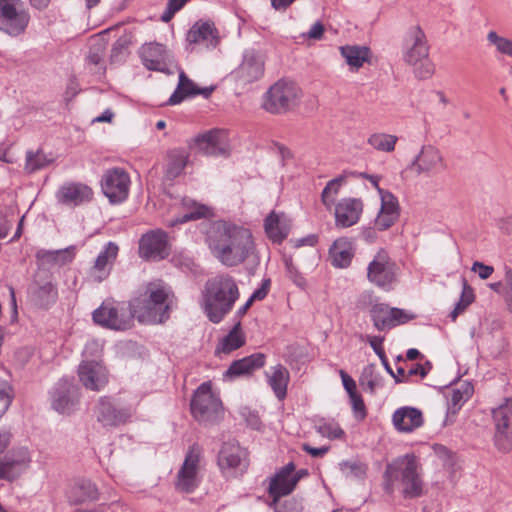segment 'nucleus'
Instances as JSON below:
<instances>
[{
  "instance_id": "f257e3e1",
  "label": "nucleus",
  "mask_w": 512,
  "mask_h": 512,
  "mask_svg": "<svg viewBox=\"0 0 512 512\" xmlns=\"http://www.w3.org/2000/svg\"><path fill=\"white\" fill-rule=\"evenodd\" d=\"M207 244L213 256L226 267H235L255 255V243L249 229L230 221L218 220L207 232Z\"/></svg>"
},
{
  "instance_id": "f03ea898",
  "label": "nucleus",
  "mask_w": 512,
  "mask_h": 512,
  "mask_svg": "<svg viewBox=\"0 0 512 512\" xmlns=\"http://www.w3.org/2000/svg\"><path fill=\"white\" fill-rule=\"evenodd\" d=\"M239 297L235 278L227 273L218 274L205 282L200 307L210 322L218 324L232 311Z\"/></svg>"
},
{
  "instance_id": "7ed1b4c3",
  "label": "nucleus",
  "mask_w": 512,
  "mask_h": 512,
  "mask_svg": "<svg viewBox=\"0 0 512 512\" xmlns=\"http://www.w3.org/2000/svg\"><path fill=\"white\" fill-rule=\"evenodd\" d=\"M418 463L415 455L406 454L387 464L383 478L384 490L388 494L394 492V483L398 480L404 485L406 497L415 498L422 493V481L417 472Z\"/></svg>"
},
{
  "instance_id": "20e7f679",
  "label": "nucleus",
  "mask_w": 512,
  "mask_h": 512,
  "mask_svg": "<svg viewBox=\"0 0 512 512\" xmlns=\"http://www.w3.org/2000/svg\"><path fill=\"white\" fill-rule=\"evenodd\" d=\"M144 299H135L132 302L137 320L143 324H159L169 318L170 304L168 291L155 283H149Z\"/></svg>"
},
{
  "instance_id": "39448f33",
  "label": "nucleus",
  "mask_w": 512,
  "mask_h": 512,
  "mask_svg": "<svg viewBox=\"0 0 512 512\" xmlns=\"http://www.w3.org/2000/svg\"><path fill=\"white\" fill-rule=\"evenodd\" d=\"M403 60L416 66L414 73L418 79H428L434 73V66L429 60V45L420 26L408 29L403 40Z\"/></svg>"
},
{
  "instance_id": "423d86ee",
  "label": "nucleus",
  "mask_w": 512,
  "mask_h": 512,
  "mask_svg": "<svg viewBox=\"0 0 512 512\" xmlns=\"http://www.w3.org/2000/svg\"><path fill=\"white\" fill-rule=\"evenodd\" d=\"M135 318L132 302L126 304L105 300L92 313L95 324L114 331L130 329Z\"/></svg>"
},
{
  "instance_id": "0eeeda50",
  "label": "nucleus",
  "mask_w": 512,
  "mask_h": 512,
  "mask_svg": "<svg viewBox=\"0 0 512 512\" xmlns=\"http://www.w3.org/2000/svg\"><path fill=\"white\" fill-rule=\"evenodd\" d=\"M300 94L301 90L295 83L280 80L265 93L262 106L272 114L285 113L298 104Z\"/></svg>"
},
{
  "instance_id": "6e6552de",
  "label": "nucleus",
  "mask_w": 512,
  "mask_h": 512,
  "mask_svg": "<svg viewBox=\"0 0 512 512\" xmlns=\"http://www.w3.org/2000/svg\"><path fill=\"white\" fill-rule=\"evenodd\" d=\"M57 299L58 288L53 275L47 270L39 269L28 285L27 301L38 309L48 310Z\"/></svg>"
},
{
  "instance_id": "1a4fd4ad",
  "label": "nucleus",
  "mask_w": 512,
  "mask_h": 512,
  "mask_svg": "<svg viewBox=\"0 0 512 512\" xmlns=\"http://www.w3.org/2000/svg\"><path fill=\"white\" fill-rule=\"evenodd\" d=\"M30 15L21 0H0V31L17 37L29 24Z\"/></svg>"
},
{
  "instance_id": "9d476101",
  "label": "nucleus",
  "mask_w": 512,
  "mask_h": 512,
  "mask_svg": "<svg viewBox=\"0 0 512 512\" xmlns=\"http://www.w3.org/2000/svg\"><path fill=\"white\" fill-rule=\"evenodd\" d=\"M191 412L200 422H213L222 411V403L208 382L202 383L195 391L191 400Z\"/></svg>"
},
{
  "instance_id": "9b49d317",
  "label": "nucleus",
  "mask_w": 512,
  "mask_h": 512,
  "mask_svg": "<svg viewBox=\"0 0 512 512\" xmlns=\"http://www.w3.org/2000/svg\"><path fill=\"white\" fill-rule=\"evenodd\" d=\"M32 455L27 446H15L3 456L0 455V480L13 482L30 467Z\"/></svg>"
},
{
  "instance_id": "f8f14e48",
  "label": "nucleus",
  "mask_w": 512,
  "mask_h": 512,
  "mask_svg": "<svg viewBox=\"0 0 512 512\" xmlns=\"http://www.w3.org/2000/svg\"><path fill=\"white\" fill-rule=\"evenodd\" d=\"M79 387L73 380L62 378L52 389L51 405L58 413L70 415L79 405Z\"/></svg>"
},
{
  "instance_id": "ddd939ff",
  "label": "nucleus",
  "mask_w": 512,
  "mask_h": 512,
  "mask_svg": "<svg viewBox=\"0 0 512 512\" xmlns=\"http://www.w3.org/2000/svg\"><path fill=\"white\" fill-rule=\"evenodd\" d=\"M130 177L121 168L107 170L101 180L104 195L111 203H121L129 193Z\"/></svg>"
},
{
  "instance_id": "4468645a",
  "label": "nucleus",
  "mask_w": 512,
  "mask_h": 512,
  "mask_svg": "<svg viewBox=\"0 0 512 512\" xmlns=\"http://www.w3.org/2000/svg\"><path fill=\"white\" fill-rule=\"evenodd\" d=\"M169 255L168 235L161 229L151 230L139 241V256L145 260L159 261Z\"/></svg>"
},
{
  "instance_id": "2eb2a0df",
  "label": "nucleus",
  "mask_w": 512,
  "mask_h": 512,
  "mask_svg": "<svg viewBox=\"0 0 512 512\" xmlns=\"http://www.w3.org/2000/svg\"><path fill=\"white\" fill-rule=\"evenodd\" d=\"M368 280L382 288H388L395 280V263L390 260L387 253L380 251L369 263L367 268Z\"/></svg>"
},
{
  "instance_id": "dca6fc26",
  "label": "nucleus",
  "mask_w": 512,
  "mask_h": 512,
  "mask_svg": "<svg viewBox=\"0 0 512 512\" xmlns=\"http://www.w3.org/2000/svg\"><path fill=\"white\" fill-rule=\"evenodd\" d=\"M263 74V55L253 48L246 49L241 64L234 72L236 80L241 84H248L259 80Z\"/></svg>"
},
{
  "instance_id": "f3484780",
  "label": "nucleus",
  "mask_w": 512,
  "mask_h": 512,
  "mask_svg": "<svg viewBox=\"0 0 512 512\" xmlns=\"http://www.w3.org/2000/svg\"><path fill=\"white\" fill-rule=\"evenodd\" d=\"M119 252V247L114 242H108L96 257L94 264L87 271V279L93 283H101L106 280L112 270Z\"/></svg>"
},
{
  "instance_id": "a211bd4d",
  "label": "nucleus",
  "mask_w": 512,
  "mask_h": 512,
  "mask_svg": "<svg viewBox=\"0 0 512 512\" xmlns=\"http://www.w3.org/2000/svg\"><path fill=\"white\" fill-rule=\"evenodd\" d=\"M97 421L104 427H115L125 424L132 416L128 407H117L110 398L101 397L96 406Z\"/></svg>"
},
{
  "instance_id": "6ab92c4d",
  "label": "nucleus",
  "mask_w": 512,
  "mask_h": 512,
  "mask_svg": "<svg viewBox=\"0 0 512 512\" xmlns=\"http://www.w3.org/2000/svg\"><path fill=\"white\" fill-rule=\"evenodd\" d=\"M438 167H445L440 150L433 145H424L408 168L416 175L430 176L437 171Z\"/></svg>"
},
{
  "instance_id": "aec40b11",
  "label": "nucleus",
  "mask_w": 512,
  "mask_h": 512,
  "mask_svg": "<svg viewBox=\"0 0 512 512\" xmlns=\"http://www.w3.org/2000/svg\"><path fill=\"white\" fill-rule=\"evenodd\" d=\"M200 454L198 449L193 446L188 450L184 463L177 475V489L185 493L193 492L198 486V464Z\"/></svg>"
},
{
  "instance_id": "412c9836",
  "label": "nucleus",
  "mask_w": 512,
  "mask_h": 512,
  "mask_svg": "<svg viewBox=\"0 0 512 512\" xmlns=\"http://www.w3.org/2000/svg\"><path fill=\"white\" fill-rule=\"evenodd\" d=\"M81 383L87 389L100 391L108 382L106 368L98 361H83L78 368Z\"/></svg>"
},
{
  "instance_id": "4be33fe9",
  "label": "nucleus",
  "mask_w": 512,
  "mask_h": 512,
  "mask_svg": "<svg viewBox=\"0 0 512 512\" xmlns=\"http://www.w3.org/2000/svg\"><path fill=\"white\" fill-rule=\"evenodd\" d=\"M195 144L200 152L207 156L226 155L228 150L227 132L222 129H213L199 135Z\"/></svg>"
},
{
  "instance_id": "5701e85b",
  "label": "nucleus",
  "mask_w": 512,
  "mask_h": 512,
  "mask_svg": "<svg viewBox=\"0 0 512 512\" xmlns=\"http://www.w3.org/2000/svg\"><path fill=\"white\" fill-rule=\"evenodd\" d=\"M218 465L230 475L237 469L243 471L247 467L245 449L235 443H224L218 455Z\"/></svg>"
},
{
  "instance_id": "b1692460",
  "label": "nucleus",
  "mask_w": 512,
  "mask_h": 512,
  "mask_svg": "<svg viewBox=\"0 0 512 512\" xmlns=\"http://www.w3.org/2000/svg\"><path fill=\"white\" fill-rule=\"evenodd\" d=\"M56 197L59 203L68 207H76L90 202L93 198V191L86 184L73 182L62 185Z\"/></svg>"
},
{
  "instance_id": "393cba45",
  "label": "nucleus",
  "mask_w": 512,
  "mask_h": 512,
  "mask_svg": "<svg viewBox=\"0 0 512 512\" xmlns=\"http://www.w3.org/2000/svg\"><path fill=\"white\" fill-rule=\"evenodd\" d=\"M363 211L360 199L344 198L335 207V223L337 227L348 228L355 225Z\"/></svg>"
},
{
  "instance_id": "a878e982",
  "label": "nucleus",
  "mask_w": 512,
  "mask_h": 512,
  "mask_svg": "<svg viewBox=\"0 0 512 512\" xmlns=\"http://www.w3.org/2000/svg\"><path fill=\"white\" fill-rule=\"evenodd\" d=\"M294 471V463L289 462L271 478L268 493L273 498V503L278 502L281 497L289 495L295 489L296 486L292 480Z\"/></svg>"
},
{
  "instance_id": "bb28decb",
  "label": "nucleus",
  "mask_w": 512,
  "mask_h": 512,
  "mask_svg": "<svg viewBox=\"0 0 512 512\" xmlns=\"http://www.w3.org/2000/svg\"><path fill=\"white\" fill-rule=\"evenodd\" d=\"M266 355L263 353H254L242 359L233 361L229 368L223 374L224 380H234L238 377L249 376L255 370L265 365Z\"/></svg>"
},
{
  "instance_id": "cd10ccee",
  "label": "nucleus",
  "mask_w": 512,
  "mask_h": 512,
  "mask_svg": "<svg viewBox=\"0 0 512 512\" xmlns=\"http://www.w3.org/2000/svg\"><path fill=\"white\" fill-rule=\"evenodd\" d=\"M186 40L189 44L215 47L218 43V32L213 22L198 21L189 29Z\"/></svg>"
},
{
  "instance_id": "c85d7f7f",
  "label": "nucleus",
  "mask_w": 512,
  "mask_h": 512,
  "mask_svg": "<svg viewBox=\"0 0 512 512\" xmlns=\"http://www.w3.org/2000/svg\"><path fill=\"white\" fill-rule=\"evenodd\" d=\"M140 57L144 66L153 71H164L169 53L159 43L144 44L140 49Z\"/></svg>"
},
{
  "instance_id": "c756f323",
  "label": "nucleus",
  "mask_w": 512,
  "mask_h": 512,
  "mask_svg": "<svg viewBox=\"0 0 512 512\" xmlns=\"http://www.w3.org/2000/svg\"><path fill=\"white\" fill-rule=\"evenodd\" d=\"M392 421L398 431L412 432L423 425V416L417 408L401 407L394 412Z\"/></svg>"
},
{
  "instance_id": "7c9ffc66",
  "label": "nucleus",
  "mask_w": 512,
  "mask_h": 512,
  "mask_svg": "<svg viewBox=\"0 0 512 512\" xmlns=\"http://www.w3.org/2000/svg\"><path fill=\"white\" fill-rule=\"evenodd\" d=\"M265 375L275 396L279 400H283L287 395V387L290 381L288 369L282 364H277L266 371Z\"/></svg>"
},
{
  "instance_id": "2f4dec72",
  "label": "nucleus",
  "mask_w": 512,
  "mask_h": 512,
  "mask_svg": "<svg viewBox=\"0 0 512 512\" xmlns=\"http://www.w3.org/2000/svg\"><path fill=\"white\" fill-rule=\"evenodd\" d=\"M189 160V154L184 149L175 148L168 151L164 169L165 178L174 180L180 176Z\"/></svg>"
},
{
  "instance_id": "473e14b6",
  "label": "nucleus",
  "mask_w": 512,
  "mask_h": 512,
  "mask_svg": "<svg viewBox=\"0 0 512 512\" xmlns=\"http://www.w3.org/2000/svg\"><path fill=\"white\" fill-rule=\"evenodd\" d=\"M96 485L90 480L82 479L76 482L68 492V499L73 504H80L98 499Z\"/></svg>"
},
{
  "instance_id": "72a5a7b5",
  "label": "nucleus",
  "mask_w": 512,
  "mask_h": 512,
  "mask_svg": "<svg viewBox=\"0 0 512 512\" xmlns=\"http://www.w3.org/2000/svg\"><path fill=\"white\" fill-rule=\"evenodd\" d=\"M182 204L187 211L174 219L169 220L167 222V226L174 227L178 224H183L191 220H197L202 217H206L209 212V209L206 206L198 204L190 198H184Z\"/></svg>"
},
{
  "instance_id": "f704fd0d",
  "label": "nucleus",
  "mask_w": 512,
  "mask_h": 512,
  "mask_svg": "<svg viewBox=\"0 0 512 512\" xmlns=\"http://www.w3.org/2000/svg\"><path fill=\"white\" fill-rule=\"evenodd\" d=\"M332 265L338 268H346L353 258L351 244L344 238L337 239L329 249Z\"/></svg>"
},
{
  "instance_id": "c9c22d12",
  "label": "nucleus",
  "mask_w": 512,
  "mask_h": 512,
  "mask_svg": "<svg viewBox=\"0 0 512 512\" xmlns=\"http://www.w3.org/2000/svg\"><path fill=\"white\" fill-rule=\"evenodd\" d=\"M342 57L351 69H359L368 61L370 50L366 46L346 45L340 47Z\"/></svg>"
},
{
  "instance_id": "e433bc0d",
  "label": "nucleus",
  "mask_w": 512,
  "mask_h": 512,
  "mask_svg": "<svg viewBox=\"0 0 512 512\" xmlns=\"http://www.w3.org/2000/svg\"><path fill=\"white\" fill-rule=\"evenodd\" d=\"M36 258L42 264H56L63 266L73 260V247L52 251L41 249L37 251Z\"/></svg>"
},
{
  "instance_id": "4c0bfd02",
  "label": "nucleus",
  "mask_w": 512,
  "mask_h": 512,
  "mask_svg": "<svg viewBox=\"0 0 512 512\" xmlns=\"http://www.w3.org/2000/svg\"><path fill=\"white\" fill-rule=\"evenodd\" d=\"M196 85L190 80L184 71H180L179 73V81L178 85L167 101L168 105H177L181 103L185 98L196 96Z\"/></svg>"
},
{
  "instance_id": "58836bf2",
  "label": "nucleus",
  "mask_w": 512,
  "mask_h": 512,
  "mask_svg": "<svg viewBox=\"0 0 512 512\" xmlns=\"http://www.w3.org/2000/svg\"><path fill=\"white\" fill-rule=\"evenodd\" d=\"M244 343L245 339L241 334V322L237 320L228 335L223 338L220 346L217 347L216 353L221 351L228 354L243 346Z\"/></svg>"
},
{
  "instance_id": "ea45409f",
  "label": "nucleus",
  "mask_w": 512,
  "mask_h": 512,
  "mask_svg": "<svg viewBox=\"0 0 512 512\" xmlns=\"http://www.w3.org/2000/svg\"><path fill=\"white\" fill-rule=\"evenodd\" d=\"M495 428L510 429L512 425V400L505 398L497 407L491 410Z\"/></svg>"
},
{
  "instance_id": "a19ab883",
  "label": "nucleus",
  "mask_w": 512,
  "mask_h": 512,
  "mask_svg": "<svg viewBox=\"0 0 512 512\" xmlns=\"http://www.w3.org/2000/svg\"><path fill=\"white\" fill-rule=\"evenodd\" d=\"M265 231L274 242H281L288 234L285 226L281 224V216L274 211L264 221Z\"/></svg>"
},
{
  "instance_id": "79ce46f5",
  "label": "nucleus",
  "mask_w": 512,
  "mask_h": 512,
  "mask_svg": "<svg viewBox=\"0 0 512 512\" xmlns=\"http://www.w3.org/2000/svg\"><path fill=\"white\" fill-rule=\"evenodd\" d=\"M339 469L344 477L362 481L367 476L368 465L360 460H346L339 463Z\"/></svg>"
},
{
  "instance_id": "37998d69",
  "label": "nucleus",
  "mask_w": 512,
  "mask_h": 512,
  "mask_svg": "<svg viewBox=\"0 0 512 512\" xmlns=\"http://www.w3.org/2000/svg\"><path fill=\"white\" fill-rule=\"evenodd\" d=\"M391 311L392 308L384 303H377L371 307L370 317L377 330L383 331L389 329V324H391L389 322Z\"/></svg>"
},
{
  "instance_id": "c03bdc74",
  "label": "nucleus",
  "mask_w": 512,
  "mask_h": 512,
  "mask_svg": "<svg viewBox=\"0 0 512 512\" xmlns=\"http://www.w3.org/2000/svg\"><path fill=\"white\" fill-rule=\"evenodd\" d=\"M345 181L346 176L342 174L330 180L326 184L321 193V201L326 208L330 209L334 205L336 196L338 195L339 190Z\"/></svg>"
},
{
  "instance_id": "a18cd8bd",
  "label": "nucleus",
  "mask_w": 512,
  "mask_h": 512,
  "mask_svg": "<svg viewBox=\"0 0 512 512\" xmlns=\"http://www.w3.org/2000/svg\"><path fill=\"white\" fill-rule=\"evenodd\" d=\"M53 159L44 154L41 150L36 152L28 151L26 154L25 170L28 173H34L44 169L51 164Z\"/></svg>"
},
{
  "instance_id": "49530a36",
  "label": "nucleus",
  "mask_w": 512,
  "mask_h": 512,
  "mask_svg": "<svg viewBox=\"0 0 512 512\" xmlns=\"http://www.w3.org/2000/svg\"><path fill=\"white\" fill-rule=\"evenodd\" d=\"M397 140L398 138L395 135L374 133L368 138V143L376 150L392 152L395 149Z\"/></svg>"
},
{
  "instance_id": "de8ad7c7",
  "label": "nucleus",
  "mask_w": 512,
  "mask_h": 512,
  "mask_svg": "<svg viewBox=\"0 0 512 512\" xmlns=\"http://www.w3.org/2000/svg\"><path fill=\"white\" fill-rule=\"evenodd\" d=\"M384 341L383 337H377V336H368V342L373 349V351L376 353V355L379 357L383 367L387 371L389 375H391L396 383H402L403 381H406L405 379H400L395 376L394 371L392 370L388 359L386 357L385 351L382 347V342Z\"/></svg>"
},
{
  "instance_id": "09e8293b",
  "label": "nucleus",
  "mask_w": 512,
  "mask_h": 512,
  "mask_svg": "<svg viewBox=\"0 0 512 512\" xmlns=\"http://www.w3.org/2000/svg\"><path fill=\"white\" fill-rule=\"evenodd\" d=\"M314 427L319 434L330 439H340L344 436V431L334 421H327L324 418H320L315 421Z\"/></svg>"
},
{
  "instance_id": "8fccbe9b",
  "label": "nucleus",
  "mask_w": 512,
  "mask_h": 512,
  "mask_svg": "<svg viewBox=\"0 0 512 512\" xmlns=\"http://www.w3.org/2000/svg\"><path fill=\"white\" fill-rule=\"evenodd\" d=\"M379 195L381 198V209L379 212L400 215L398 200L390 191L379 189Z\"/></svg>"
},
{
  "instance_id": "3c124183",
  "label": "nucleus",
  "mask_w": 512,
  "mask_h": 512,
  "mask_svg": "<svg viewBox=\"0 0 512 512\" xmlns=\"http://www.w3.org/2000/svg\"><path fill=\"white\" fill-rule=\"evenodd\" d=\"M131 44L130 37L128 35H122L113 44L111 49V61L114 63L121 62L124 57L128 54V48Z\"/></svg>"
},
{
  "instance_id": "603ef678",
  "label": "nucleus",
  "mask_w": 512,
  "mask_h": 512,
  "mask_svg": "<svg viewBox=\"0 0 512 512\" xmlns=\"http://www.w3.org/2000/svg\"><path fill=\"white\" fill-rule=\"evenodd\" d=\"M474 301V293L472 288L464 282L463 291L460 300L456 303L455 308L450 313V318L455 321L460 313H462Z\"/></svg>"
},
{
  "instance_id": "864d4df0",
  "label": "nucleus",
  "mask_w": 512,
  "mask_h": 512,
  "mask_svg": "<svg viewBox=\"0 0 512 512\" xmlns=\"http://www.w3.org/2000/svg\"><path fill=\"white\" fill-rule=\"evenodd\" d=\"M471 393L472 387L469 385H466L464 391H461L460 389L453 390L448 401V411H451L453 414H456L457 411L462 406V404L470 398Z\"/></svg>"
},
{
  "instance_id": "5fc2aeb1",
  "label": "nucleus",
  "mask_w": 512,
  "mask_h": 512,
  "mask_svg": "<svg viewBox=\"0 0 512 512\" xmlns=\"http://www.w3.org/2000/svg\"><path fill=\"white\" fill-rule=\"evenodd\" d=\"M494 445L503 453H508L512 449V436L509 429L495 428Z\"/></svg>"
},
{
  "instance_id": "6e6d98bb",
  "label": "nucleus",
  "mask_w": 512,
  "mask_h": 512,
  "mask_svg": "<svg viewBox=\"0 0 512 512\" xmlns=\"http://www.w3.org/2000/svg\"><path fill=\"white\" fill-rule=\"evenodd\" d=\"M487 40L496 47L497 51L512 57V40L499 36L495 31L488 33Z\"/></svg>"
},
{
  "instance_id": "4d7b16f0",
  "label": "nucleus",
  "mask_w": 512,
  "mask_h": 512,
  "mask_svg": "<svg viewBox=\"0 0 512 512\" xmlns=\"http://www.w3.org/2000/svg\"><path fill=\"white\" fill-rule=\"evenodd\" d=\"M13 400L10 383L0 377V418L6 413Z\"/></svg>"
},
{
  "instance_id": "13d9d810",
  "label": "nucleus",
  "mask_w": 512,
  "mask_h": 512,
  "mask_svg": "<svg viewBox=\"0 0 512 512\" xmlns=\"http://www.w3.org/2000/svg\"><path fill=\"white\" fill-rule=\"evenodd\" d=\"M360 383L370 393H373L375 391V388L378 383V378L375 375L374 364H369L363 369V372L360 377Z\"/></svg>"
},
{
  "instance_id": "bf43d9fd",
  "label": "nucleus",
  "mask_w": 512,
  "mask_h": 512,
  "mask_svg": "<svg viewBox=\"0 0 512 512\" xmlns=\"http://www.w3.org/2000/svg\"><path fill=\"white\" fill-rule=\"evenodd\" d=\"M285 267H286L287 275L293 281V283L299 287H303L306 283L305 278L295 267L291 258L285 259Z\"/></svg>"
},
{
  "instance_id": "052dcab7",
  "label": "nucleus",
  "mask_w": 512,
  "mask_h": 512,
  "mask_svg": "<svg viewBox=\"0 0 512 512\" xmlns=\"http://www.w3.org/2000/svg\"><path fill=\"white\" fill-rule=\"evenodd\" d=\"M350 397L352 408L357 419L363 420L366 417V407L360 394L355 393Z\"/></svg>"
},
{
  "instance_id": "680f3d73",
  "label": "nucleus",
  "mask_w": 512,
  "mask_h": 512,
  "mask_svg": "<svg viewBox=\"0 0 512 512\" xmlns=\"http://www.w3.org/2000/svg\"><path fill=\"white\" fill-rule=\"evenodd\" d=\"M399 218V215L396 214H385L384 212L378 213L377 218L375 219V226L379 230H386L390 228Z\"/></svg>"
},
{
  "instance_id": "e2e57ef3",
  "label": "nucleus",
  "mask_w": 512,
  "mask_h": 512,
  "mask_svg": "<svg viewBox=\"0 0 512 512\" xmlns=\"http://www.w3.org/2000/svg\"><path fill=\"white\" fill-rule=\"evenodd\" d=\"M390 319L389 322V329L394 328L397 325L404 324L408 322L411 317L402 309L399 308H392V311L390 312Z\"/></svg>"
},
{
  "instance_id": "0e129e2a",
  "label": "nucleus",
  "mask_w": 512,
  "mask_h": 512,
  "mask_svg": "<svg viewBox=\"0 0 512 512\" xmlns=\"http://www.w3.org/2000/svg\"><path fill=\"white\" fill-rule=\"evenodd\" d=\"M270 287H271V279L270 278L263 279L261 286L258 289H256L251 294V296L249 298H251V300L253 302L263 300L267 296V294L270 290Z\"/></svg>"
},
{
  "instance_id": "69168bd1",
  "label": "nucleus",
  "mask_w": 512,
  "mask_h": 512,
  "mask_svg": "<svg viewBox=\"0 0 512 512\" xmlns=\"http://www.w3.org/2000/svg\"><path fill=\"white\" fill-rule=\"evenodd\" d=\"M471 270L479 275L481 279H488L494 272V268L482 262L475 261Z\"/></svg>"
},
{
  "instance_id": "338daca9",
  "label": "nucleus",
  "mask_w": 512,
  "mask_h": 512,
  "mask_svg": "<svg viewBox=\"0 0 512 512\" xmlns=\"http://www.w3.org/2000/svg\"><path fill=\"white\" fill-rule=\"evenodd\" d=\"M505 283H506L505 299H506L509 310L512 312V269H510V268L506 269Z\"/></svg>"
},
{
  "instance_id": "774afa93",
  "label": "nucleus",
  "mask_w": 512,
  "mask_h": 512,
  "mask_svg": "<svg viewBox=\"0 0 512 512\" xmlns=\"http://www.w3.org/2000/svg\"><path fill=\"white\" fill-rule=\"evenodd\" d=\"M302 506L296 500H289L281 507H276L275 512H301Z\"/></svg>"
}]
</instances>
